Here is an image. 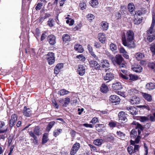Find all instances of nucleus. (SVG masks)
<instances>
[{
	"instance_id": "obj_12",
	"label": "nucleus",
	"mask_w": 155,
	"mask_h": 155,
	"mask_svg": "<svg viewBox=\"0 0 155 155\" xmlns=\"http://www.w3.org/2000/svg\"><path fill=\"white\" fill-rule=\"evenodd\" d=\"M63 67V64L62 63H60L58 64L55 67L54 72L55 74H58L60 71L61 69Z\"/></svg>"
},
{
	"instance_id": "obj_17",
	"label": "nucleus",
	"mask_w": 155,
	"mask_h": 155,
	"mask_svg": "<svg viewBox=\"0 0 155 155\" xmlns=\"http://www.w3.org/2000/svg\"><path fill=\"white\" fill-rule=\"evenodd\" d=\"M112 88L115 90H119L122 88L121 84L119 82H116L112 84Z\"/></svg>"
},
{
	"instance_id": "obj_57",
	"label": "nucleus",
	"mask_w": 155,
	"mask_h": 155,
	"mask_svg": "<svg viewBox=\"0 0 155 155\" xmlns=\"http://www.w3.org/2000/svg\"><path fill=\"white\" fill-rule=\"evenodd\" d=\"M98 122V119L96 117L93 118L90 121V123L93 124H95Z\"/></svg>"
},
{
	"instance_id": "obj_54",
	"label": "nucleus",
	"mask_w": 155,
	"mask_h": 155,
	"mask_svg": "<svg viewBox=\"0 0 155 155\" xmlns=\"http://www.w3.org/2000/svg\"><path fill=\"white\" fill-rule=\"evenodd\" d=\"M120 76L123 78L125 79L128 80L129 79V75H124L122 74H120Z\"/></svg>"
},
{
	"instance_id": "obj_37",
	"label": "nucleus",
	"mask_w": 155,
	"mask_h": 155,
	"mask_svg": "<svg viewBox=\"0 0 155 155\" xmlns=\"http://www.w3.org/2000/svg\"><path fill=\"white\" fill-rule=\"evenodd\" d=\"M62 130L61 129H57L55 130L53 132V135L55 137L58 136L62 132Z\"/></svg>"
},
{
	"instance_id": "obj_36",
	"label": "nucleus",
	"mask_w": 155,
	"mask_h": 155,
	"mask_svg": "<svg viewBox=\"0 0 155 155\" xmlns=\"http://www.w3.org/2000/svg\"><path fill=\"white\" fill-rule=\"evenodd\" d=\"M62 38L63 41L66 42L67 41H69L70 37L68 34H65L63 35Z\"/></svg>"
},
{
	"instance_id": "obj_62",
	"label": "nucleus",
	"mask_w": 155,
	"mask_h": 155,
	"mask_svg": "<svg viewBox=\"0 0 155 155\" xmlns=\"http://www.w3.org/2000/svg\"><path fill=\"white\" fill-rule=\"evenodd\" d=\"M52 104H53V106L56 107V108L58 109V105L57 104L55 100H53L52 101Z\"/></svg>"
},
{
	"instance_id": "obj_28",
	"label": "nucleus",
	"mask_w": 155,
	"mask_h": 155,
	"mask_svg": "<svg viewBox=\"0 0 155 155\" xmlns=\"http://www.w3.org/2000/svg\"><path fill=\"white\" fill-rule=\"evenodd\" d=\"M101 91L103 93H106L108 91L107 86L105 84H102L101 88Z\"/></svg>"
},
{
	"instance_id": "obj_1",
	"label": "nucleus",
	"mask_w": 155,
	"mask_h": 155,
	"mask_svg": "<svg viewBox=\"0 0 155 155\" xmlns=\"http://www.w3.org/2000/svg\"><path fill=\"white\" fill-rule=\"evenodd\" d=\"M122 40L123 45L129 48H134L135 45L133 41L134 34L132 31L129 30L121 34Z\"/></svg>"
},
{
	"instance_id": "obj_53",
	"label": "nucleus",
	"mask_w": 155,
	"mask_h": 155,
	"mask_svg": "<svg viewBox=\"0 0 155 155\" xmlns=\"http://www.w3.org/2000/svg\"><path fill=\"white\" fill-rule=\"evenodd\" d=\"M71 100L70 98L68 97H66L65 98V100L64 102V106H65L67 104H68L70 102Z\"/></svg>"
},
{
	"instance_id": "obj_5",
	"label": "nucleus",
	"mask_w": 155,
	"mask_h": 155,
	"mask_svg": "<svg viewBox=\"0 0 155 155\" xmlns=\"http://www.w3.org/2000/svg\"><path fill=\"white\" fill-rule=\"evenodd\" d=\"M119 120L120 122L124 123L127 120L126 117V114L124 112L121 111L118 114Z\"/></svg>"
},
{
	"instance_id": "obj_19",
	"label": "nucleus",
	"mask_w": 155,
	"mask_h": 155,
	"mask_svg": "<svg viewBox=\"0 0 155 155\" xmlns=\"http://www.w3.org/2000/svg\"><path fill=\"white\" fill-rule=\"evenodd\" d=\"M135 6L132 3H129L128 5V9L129 12L131 14H134L135 13Z\"/></svg>"
},
{
	"instance_id": "obj_42",
	"label": "nucleus",
	"mask_w": 155,
	"mask_h": 155,
	"mask_svg": "<svg viewBox=\"0 0 155 155\" xmlns=\"http://www.w3.org/2000/svg\"><path fill=\"white\" fill-rule=\"evenodd\" d=\"M150 50L153 55L155 54V44L152 43L150 45Z\"/></svg>"
},
{
	"instance_id": "obj_52",
	"label": "nucleus",
	"mask_w": 155,
	"mask_h": 155,
	"mask_svg": "<svg viewBox=\"0 0 155 155\" xmlns=\"http://www.w3.org/2000/svg\"><path fill=\"white\" fill-rule=\"evenodd\" d=\"M131 144H133L134 146V152H136L138 151L139 148V146L138 145H134L132 142H131Z\"/></svg>"
},
{
	"instance_id": "obj_60",
	"label": "nucleus",
	"mask_w": 155,
	"mask_h": 155,
	"mask_svg": "<svg viewBox=\"0 0 155 155\" xmlns=\"http://www.w3.org/2000/svg\"><path fill=\"white\" fill-rule=\"evenodd\" d=\"M149 67L153 69H155V64L154 63H150L149 64Z\"/></svg>"
},
{
	"instance_id": "obj_61",
	"label": "nucleus",
	"mask_w": 155,
	"mask_h": 155,
	"mask_svg": "<svg viewBox=\"0 0 155 155\" xmlns=\"http://www.w3.org/2000/svg\"><path fill=\"white\" fill-rule=\"evenodd\" d=\"M144 148L145 149V154L144 155H147L148 153V149L147 146V144L144 143Z\"/></svg>"
},
{
	"instance_id": "obj_10",
	"label": "nucleus",
	"mask_w": 155,
	"mask_h": 155,
	"mask_svg": "<svg viewBox=\"0 0 155 155\" xmlns=\"http://www.w3.org/2000/svg\"><path fill=\"white\" fill-rule=\"evenodd\" d=\"M132 124L136 126L135 127L136 129H137L138 134L140 135L141 133V131L143 130L144 127H143L140 124L136 122H133Z\"/></svg>"
},
{
	"instance_id": "obj_25",
	"label": "nucleus",
	"mask_w": 155,
	"mask_h": 155,
	"mask_svg": "<svg viewBox=\"0 0 155 155\" xmlns=\"http://www.w3.org/2000/svg\"><path fill=\"white\" fill-rule=\"evenodd\" d=\"M143 95L144 98L148 101H151L152 100L151 96L149 94L142 93Z\"/></svg>"
},
{
	"instance_id": "obj_63",
	"label": "nucleus",
	"mask_w": 155,
	"mask_h": 155,
	"mask_svg": "<svg viewBox=\"0 0 155 155\" xmlns=\"http://www.w3.org/2000/svg\"><path fill=\"white\" fill-rule=\"evenodd\" d=\"M89 146L91 148V151H94L97 149L96 147L95 146H94L91 144H89Z\"/></svg>"
},
{
	"instance_id": "obj_11",
	"label": "nucleus",
	"mask_w": 155,
	"mask_h": 155,
	"mask_svg": "<svg viewBox=\"0 0 155 155\" xmlns=\"http://www.w3.org/2000/svg\"><path fill=\"white\" fill-rule=\"evenodd\" d=\"M98 38L99 41L102 43L104 44L106 40V38L105 35L103 33H99L98 35Z\"/></svg>"
},
{
	"instance_id": "obj_16",
	"label": "nucleus",
	"mask_w": 155,
	"mask_h": 155,
	"mask_svg": "<svg viewBox=\"0 0 155 155\" xmlns=\"http://www.w3.org/2000/svg\"><path fill=\"white\" fill-rule=\"evenodd\" d=\"M87 48L91 55L96 60H98V58L97 56L95 54L92 48L90 45H87Z\"/></svg>"
},
{
	"instance_id": "obj_18",
	"label": "nucleus",
	"mask_w": 155,
	"mask_h": 155,
	"mask_svg": "<svg viewBox=\"0 0 155 155\" xmlns=\"http://www.w3.org/2000/svg\"><path fill=\"white\" fill-rule=\"evenodd\" d=\"M31 110L29 108H27L26 106L24 107L23 113L25 116L29 117L31 115Z\"/></svg>"
},
{
	"instance_id": "obj_13",
	"label": "nucleus",
	"mask_w": 155,
	"mask_h": 155,
	"mask_svg": "<svg viewBox=\"0 0 155 155\" xmlns=\"http://www.w3.org/2000/svg\"><path fill=\"white\" fill-rule=\"evenodd\" d=\"M123 62H124V59L120 55L118 54L116 55L114 63L117 64H120Z\"/></svg>"
},
{
	"instance_id": "obj_22",
	"label": "nucleus",
	"mask_w": 155,
	"mask_h": 155,
	"mask_svg": "<svg viewBox=\"0 0 155 155\" xmlns=\"http://www.w3.org/2000/svg\"><path fill=\"white\" fill-rule=\"evenodd\" d=\"M102 67L103 68H108L110 67V63L108 61L106 60H102Z\"/></svg>"
},
{
	"instance_id": "obj_24",
	"label": "nucleus",
	"mask_w": 155,
	"mask_h": 155,
	"mask_svg": "<svg viewBox=\"0 0 155 155\" xmlns=\"http://www.w3.org/2000/svg\"><path fill=\"white\" fill-rule=\"evenodd\" d=\"M132 68L133 71L137 72H141L142 70V68L140 65H137Z\"/></svg>"
},
{
	"instance_id": "obj_51",
	"label": "nucleus",
	"mask_w": 155,
	"mask_h": 155,
	"mask_svg": "<svg viewBox=\"0 0 155 155\" xmlns=\"http://www.w3.org/2000/svg\"><path fill=\"white\" fill-rule=\"evenodd\" d=\"M117 134L118 137L120 138H123L125 135L124 133L120 131H117Z\"/></svg>"
},
{
	"instance_id": "obj_6",
	"label": "nucleus",
	"mask_w": 155,
	"mask_h": 155,
	"mask_svg": "<svg viewBox=\"0 0 155 155\" xmlns=\"http://www.w3.org/2000/svg\"><path fill=\"white\" fill-rule=\"evenodd\" d=\"M80 144L76 143L74 144L71 150L70 154L71 155H74L80 148Z\"/></svg>"
},
{
	"instance_id": "obj_50",
	"label": "nucleus",
	"mask_w": 155,
	"mask_h": 155,
	"mask_svg": "<svg viewBox=\"0 0 155 155\" xmlns=\"http://www.w3.org/2000/svg\"><path fill=\"white\" fill-rule=\"evenodd\" d=\"M43 5L42 3H38L37 4V6L36 7L35 9L36 10H40Z\"/></svg>"
},
{
	"instance_id": "obj_47",
	"label": "nucleus",
	"mask_w": 155,
	"mask_h": 155,
	"mask_svg": "<svg viewBox=\"0 0 155 155\" xmlns=\"http://www.w3.org/2000/svg\"><path fill=\"white\" fill-rule=\"evenodd\" d=\"M127 150L128 152L130 154L134 153V147L132 146H129L127 147Z\"/></svg>"
},
{
	"instance_id": "obj_8",
	"label": "nucleus",
	"mask_w": 155,
	"mask_h": 155,
	"mask_svg": "<svg viewBox=\"0 0 155 155\" xmlns=\"http://www.w3.org/2000/svg\"><path fill=\"white\" fill-rule=\"evenodd\" d=\"M114 78V74L110 72L107 73L106 75L104 76V79L105 81H106L107 82H109L113 79Z\"/></svg>"
},
{
	"instance_id": "obj_59",
	"label": "nucleus",
	"mask_w": 155,
	"mask_h": 155,
	"mask_svg": "<svg viewBox=\"0 0 155 155\" xmlns=\"http://www.w3.org/2000/svg\"><path fill=\"white\" fill-rule=\"evenodd\" d=\"M117 123L116 122H111L109 123V125L111 127H115L116 126Z\"/></svg>"
},
{
	"instance_id": "obj_20",
	"label": "nucleus",
	"mask_w": 155,
	"mask_h": 155,
	"mask_svg": "<svg viewBox=\"0 0 155 155\" xmlns=\"http://www.w3.org/2000/svg\"><path fill=\"white\" fill-rule=\"evenodd\" d=\"M74 48L76 51L80 53H82L84 51V49L82 46L79 44L75 45L74 46Z\"/></svg>"
},
{
	"instance_id": "obj_55",
	"label": "nucleus",
	"mask_w": 155,
	"mask_h": 155,
	"mask_svg": "<svg viewBox=\"0 0 155 155\" xmlns=\"http://www.w3.org/2000/svg\"><path fill=\"white\" fill-rule=\"evenodd\" d=\"M120 52L121 54H124V53H126L127 51L123 47H121L119 49Z\"/></svg>"
},
{
	"instance_id": "obj_15",
	"label": "nucleus",
	"mask_w": 155,
	"mask_h": 155,
	"mask_svg": "<svg viewBox=\"0 0 155 155\" xmlns=\"http://www.w3.org/2000/svg\"><path fill=\"white\" fill-rule=\"evenodd\" d=\"M48 39L50 44L53 45L56 43V37L53 35H51L48 37Z\"/></svg>"
},
{
	"instance_id": "obj_27",
	"label": "nucleus",
	"mask_w": 155,
	"mask_h": 155,
	"mask_svg": "<svg viewBox=\"0 0 155 155\" xmlns=\"http://www.w3.org/2000/svg\"><path fill=\"white\" fill-rule=\"evenodd\" d=\"M110 50L114 53H116L117 52V48L116 45L113 43H111L110 45Z\"/></svg>"
},
{
	"instance_id": "obj_39",
	"label": "nucleus",
	"mask_w": 155,
	"mask_h": 155,
	"mask_svg": "<svg viewBox=\"0 0 155 155\" xmlns=\"http://www.w3.org/2000/svg\"><path fill=\"white\" fill-rule=\"evenodd\" d=\"M130 135L131 138L135 137L137 135L136 130V129L132 130L130 133Z\"/></svg>"
},
{
	"instance_id": "obj_49",
	"label": "nucleus",
	"mask_w": 155,
	"mask_h": 155,
	"mask_svg": "<svg viewBox=\"0 0 155 155\" xmlns=\"http://www.w3.org/2000/svg\"><path fill=\"white\" fill-rule=\"evenodd\" d=\"M77 58L81 60L82 62H84L85 60V58L82 54L78 55Z\"/></svg>"
},
{
	"instance_id": "obj_34",
	"label": "nucleus",
	"mask_w": 155,
	"mask_h": 155,
	"mask_svg": "<svg viewBox=\"0 0 155 155\" xmlns=\"http://www.w3.org/2000/svg\"><path fill=\"white\" fill-rule=\"evenodd\" d=\"M55 124V122L54 121H52L49 123L46 128L47 131H49Z\"/></svg>"
},
{
	"instance_id": "obj_46",
	"label": "nucleus",
	"mask_w": 155,
	"mask_h": 155,
	"mask_svg": "<svg viewBox=\"0 0 155 155\" xmlns=\"http://www.w3.org/2000/svg\"><path fill=\"white\" fill-rule=\"evenodd\" d=\"M138 118L139 120L142 122H144L148 120V118L144 116H140L138 117Z\"/></svg>"
},
{
	"instance_id": "obj_31",
	"label": "nucleus",
	"mask_w": 155,
	"mask_h": 155,
	"mask_svg": "<svg viewBox=\"0 0 155 155\" xmlns=\"http://www.w3.org/2000/svg\"><path fill=\"white\" fill-rule=\"evenodd\" d=\"M129 80L132 81H134L138 79V77L137 75L132 74H129Z\"/></svg>"
},
{
	"instance_id": "obj_48",
	"label": "nucleus",
	"mask_w": 155,
	"mask_h": 155,
	"mask_svg": "<svg viewBox=\"0 0 155 155\" xmlns=\"http://www.w3.org/2000/svg\"><path fill=\"white\" fill-rule=\"evenodd\" d=\"M48 24L50 27H52L54 26V21L53 19L50 18L48 21Z\"/></svg>"
},
{
	"instance_id": "obj_35",
	"label": "nucleus",
	"mask_w": 155,
	"mask_h": 155,
	"mask_svg": "<svg viewBox=\"0 0 155 155\" xmlns=\"http://www.w3.org/2000/svg\"><path fill=\"white\" fill-rule=\"evenodd\" d=\"M144 56V54L141 53H137L135 55L136 58L138 60H140L141 59L143 58Z\"/></svg>"
},
{
	"instance_id": "obj_3",
	"label": "nucleus",
	"mask_w": 155,
	"mask_h": 155,
	"mask_svg": "<svg viewBox=\"0 0 155 155\" xmlns=\"http://www.w3.org/2000/svg\"><path fill=\"white\" fill-rule=\"evenodd\" d=\"M40 127L39 126H37L35 127L34 130V132L31 131L29 133V135L30 136L33 138L34 140L36 142H37V137L35 135V134L38 136H39L41 134L40 132Z\"/></svg>"
},
{
	"instance_id": "obj_4",
	"label": "nucleus",
	"mask_w": 155,
	"mask_h": 155,
	"mask_svg": "<svg viewBox=\"0 0 155 155\" xmlns=\"http://www.w3.org/2000/svg\"><path fill=\"white\" fill-rule=\"evenodd\" d=\"M89 62L91 67L96 70L100 69L101 66L97 61L93 60H91L89 61Z\"/></svg>"
},
{
	"instance_id": "obj_45",
	"label": "nucleus",
	"mask_w": 155,
	"mask_h": 155,
	"mask_svg": "<svg viewBox=\"0 0 155 155\" xmlns=\"http://www.w3.org/2000/svg\"><path fill=\"white\" fill-rule=\"evenodd\" d=\"M95 127L96 128V129L99 132L101 131L102 130V129L103 127V126L102 124H96Z\"/></svg>"
},
{
	"instance_id": "obj_7",
	"label": "nucleus",
	"mask_w": 155,
	"mask_h": 155,
	"mask_svg": "<svg viewBox=\"0 0 155 155\" xmlns=\"http://www.w3.org/2000/svg\"><path fill=\"white\" fill-rule=\"evenodd\" d=\"M120 100L119 97L116 95H112L110 97V101L113 103H115V104H118Z\"/></svg>"
},
{
	"instance_id": "obj_2",
	"label": "nucleus",
	"mask_w": 155,
	"mask_h": 155,
	"mask_svg": "<svg viewBox=\"0 0 155 155\" xmlns=\"http://www.w3.org/2000/svg\"><path fill=\"white\" fill-rule=\"evenodd\" d=\"M155 25V16L153 15L151 26L147 31V39L150 42L155 39V30L153 29Z\"/></svg>"
},
{
	"instance_id": "obj_23",
	"label": "nucleus",
	"mask_w": 155,
	"mask_h": 155,
	"mask_svg": "<svg viewBox=\"0 0 155 155\" xmlns=\"http://www.w3.org/2000/svg\"><path fill=\"white\" fill-rule=\"evenodd\" d=\"M104 143V140L102 139H97L94 141V143L96 145L100 146Z\"/></svg>"
},
{
	"instance_id": "obj_29",
	"label": "nucleus",
	"mask_w": 155,
	"mask_h": 155,
	"mask_svg": "<svg viewBox=\"0 0 155 155\" xmlns=\"http://www.w3.org/2000/svg\"><path fill=\"white\" fill-rule=\"evenodd\" d=\"M69 93V91L66 90L64 89H62L58 92V94L60 96H63L68 94Z\"/></svg>"
},
{
	"instance_id": "obj_41",
	"label": "nucleus",
	"mask_w": 155,
	"mask_h": 155,
	"mask_svg": "<svg viewBox=\"0 0 155 155\" xmlns=\"http://www.w3.org/2000/svg\"><path fill=\"white\" fill-rule=\"evenodd\" d=\"M86 3L83 1L81 2L79 4V7L81 10H83L86 8Z\"/></svg>"
},
{
	"instance_id": "obj_56",
	"label": "nucleus",
	"mask_w": 155,
	"mask_h": 155,
	"mask_svg": "<svg viewBox=\"0 0 155 155\" xmlns=\"http://www.w3.org/2000/svg\"><path fill=\"white\" fill-rule=\"evenodd\" d=\"M17 117L16 114H13L12 116L11 119L13 121L16 122L17 121Z\"/></svg>"
},
{
	"instance_id": "obj_40",
	"label": "nucleus",
	"mask_w": 155,
	"mask_h": 155,
	"mask_svg": "<svg viewBox=\"0 0 155 155\" xmlns=\"http://www.w3.org/2000/svg\"><path fill=\"white\" fill-rule=\"evenodd\" d=\"M48 140L47 134H44L42 139V143H45Z\"/></svg>"
},
{
	"instance_id": "obj_38",
	"label": "nucleus",
	"mask_w": 155,
	"mask_h": 155,
	"mask_svg": "<svg viewBox=\"0 0 155 155\" xmlns=\"http://www.w3.org/2000/svg\"><path fill=\"white\" fill-rule=\"evenodd\" d=\"M91 5L93 7H95L98 4V2L97 0H91L89 2Z\"/></svg>"
},
{
	"instance_id": "obj_33",
	"label": "nucleus",
	"mask_w": 155,
	"mask_h": 155,
	"mask_svg": "<svg viewBox=\"0 0 155 155\" xmlns=\"http://www.w3.org/2000/svg\"><path fill=\"white\" fill-rule=\"evenodd\" d=\"M128 92L130 95H131L138 93V91L134 89H129L128 91Z\"/></svg>"
},
{
	"instance_id": "obj_58",
	"label": "nucleus",
	"mask_w": 155,
	"mask_h": 155,
	"mask_svg": "<svg viewBox=\"0 0 155 155\" xmlns=\"http://www.w3.org/2000/svg\"><path fill=\"white\" fill-rule=\"evenodd\" d=\"M140 108H142L143 109H146L148 110H150V108L147 105L140 106Z\"/></svg>"
},
{
	"instance_id": "obj_26",
	"label": "nucleus",
	"mask_w": 155,
	"mask_h": 155,
	"mask_svg": "<svg viewBox=\"0 0 155 155\" xmlns=\"http://www.w3.org/2000/svg\"><path fill=\"white\" fill-rule=\"evenodd\" d=\"M146 87V89L150 90L154 89L155 88V85L153 83H147Z\"/></svg>"
},
{
	"instance_id": "obj_64",
	"label": "nucleus",
	"mask_w": 155,
	"mask_h": 155,
	"mask_svg": "<svg viewBox=\"0 0 155 155\" xmlns=\"http://www.w3.org/2000/svg\"><path fill=\"white\" fill-rule=\"evenodd\" d=\"M115 16L117 19H120L121 18V15L119 12H117L116 13Z\"/></svg>"
},
{
	"instance_id": "obj_43",
	"label": "nucleus",
	"mask_w": 155,
	"mask_h": 155,
	"mask_svg": "<svg viewBox=\"0 0 155 155\" xmlns=\"http://www.w3.org/2000/svg\"><path fill=\"white\" fill-rule=\"evenodd\" d=\"M47 56H51V57L50 58H49L50 59H51L52 60V62H54L55 61V58L54 57V54L53 52H49L46 55Z\"/></svg>"
},
{
	"instance_id": "obj_30",
	"label": "nucleus",
	"mask_w": 155,
	"mask_h": 155,
	"mask_svg": "<svg viewBox=\"0 0 155 155\" xmlns=\"http://www.w3.org/2000/svg\"><path fill=\"white\" fill-rule=\"evenodd\" d=\"M101 26L104 30H107L108 27V25L106 22L103 21L101 23Z\"/></svg>"
},
{
	"instance_id": "obj_21",
	"label": "nucleus",
	"mask_w": 155,
	"mask_h": 155,
	"mask_svg": "<svg viewBox=\"0 0 155 155\" xmlns=\"http://www.w3.org/2000/svg\"><path fill=\"white\" fill-rule=\"evenodd\" d=\"M140 101L139 97H134L130 100V102L132 104H138Z\"/></svg>"
},
{
	"instance_id": "obj_32",
	"label": "nucleus",
	"mask_w": 155,
	"mask_h": 155,
	"mask_svg": "<svg viewBox=\"0 0 155 155\" xmlns=\"http://www.w3.org/2000/svg\"><path fill=\"white\" fill-rule=\"evenodd\" d=\"M142 18H138L136 17V16H135V18L134 19V23L136 25H139L142 22Z\"/></svg>"
},
{
	"instance_id": "obj_9",
	"label": "nucleus",
	"mask_w": 155,
	"mask_h": 155,
	"mask_svg": "<svg viewBox=\"0 0 155 155\" xmlns=\"http://www.w3.org/2000/svg\"><path fill=\"white\" fill-rule=\"evenodd\" d=\"M126 108V110L132 115H136L137 114V109L133 106H128Z\"/></svg>"
},
{
	"instance_id": "obj_44",
	"label": "nucleus",
	"mask_w": 155,
	"mask_h": 155,
	"mask_svg": "<svg viewBox=\"0 0 155 155\" xmlns=\"http://www.w3.org/2000/svg\"><path fill=\"white\" fill-rule=\"evenodd\" d=\"M94 18V16L91 14H89L87 16V20L90 21H91Z\"/></svg>"
},
{
	"instance_id": "obj_14",
	"label": "nucleus",
	"mask_w": 155,
	"mask_h": 155,
	"mask_svg": "<svg viewBox=\"0 0 155 155\" xmlns=\"http://www.w3.org/2000/svg\"><path fill=\"white\" fill-rule=\"evenodd\" d=\"M78 71L79 75L81 76H83L85 74V67L82 65H79Z\"/></svg>"
}]
</instances>
